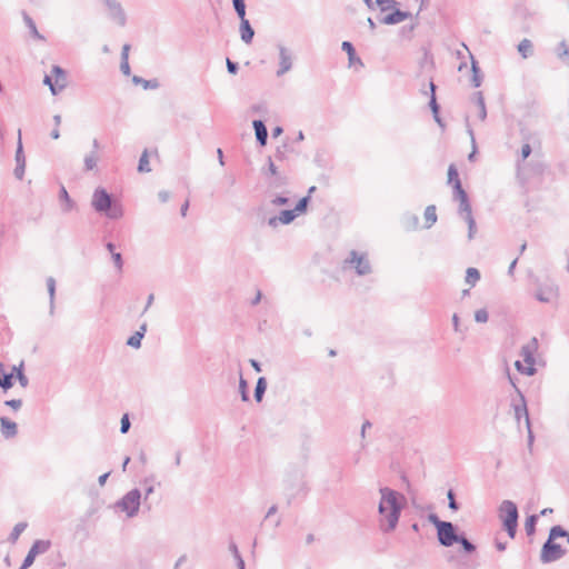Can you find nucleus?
Returning a JSON list of instances; mask_svg holds the SVG:
<instances>
[{"label":"nucleus","mask_w":569,"mask_h":569,"mask_svg":"<svg viewBox=\"0 0 569 569\" xmlns=\"http://www.w3.org/2000/svg\"><path fill=\"white\" fill-rule=\"evenodd\" d=\"M379 492L381 496L378 506L380 529L383 532H390L398 525L406 498L402 493L388 487L380 488Z\"/></svg>","instance_id":"1"},{"label":"nucleus","mask_w":569,"mask_h":569,"mask_svg":"<svg viewBox=\"0 0 569 569\" xmlns=\"http://www.w3.org/2000/svg\"><path fill=\"white\" fill-rule=\"evenodd\" d=\"M92 208L106 214L109 219L117 220L123 217L122 204L113 200L112 196L104 188H97L92 194Z\"/></svg>","instance_id":"2"},{"label":"nucleus","mask_w":569,"mask_h":569,"mask_svg":"<svg viewBox=\"0 0 569 569\" xmlns=\"http://www.w3.org/2000/svg\"><path fill=\"white\" fill-rule=\"evenodd\" d=\"M498 513L508 536L510 538H515L519 518L516 503L511 500H503L499 506Z\"/></svg>","instance_id":"3"},{"label":"nucleus","mask_w":569,"mask_h":569,"mask_svg":"<svg viewBox=\"0 0 569 569\" xmlns=\"http://www.w3.org/2000/svg\"><path fill=\"white\" fill-rule=\"evenodd\" d=\"M538 349V339L533 337L528 343L523 345L520 350V356L527 366H523L520 361H516V368L519 372L527 376H533L536 373L535 368V352Z\"/></svg>","instance_id":"4"},{"label":"nucleus","mask_w":569,"mask_h":569,"mask_svg":"<svg viewBox=\"0 0 569 569\" xmlns=\"http://www.w3.org/2000/svg\"><path fill=\"white\" fill-rule=\"evenodd\" d=\"M286 490L288 492V503H291V501L298 497L303 498L307 496L308 486L301 471L296 470L288 475Z\"/></svg>","instance_id":"5"},{"label":"nucleus","mask_w":569,"mask_h":569,"mask_svg":"<svg viewBox=\"0 0 569 569\" xmlns=\"http://www.w3.org/2000/svg\"><path fill=\"white\" fill-rule=\"evenodd\" d=\"M345 268H353L358 276H367L372 272L371 263L366 252H358L351 250L348 257L343 260Z\"/></svg>","instance_id":"6"},{"label":"nucleus","mask_w":569,"mask_h":569,"mask_svg":"<svg viewBox=\"0 0 569 569\" xmlns=\"http://www.w3.org/2000/svg\"><path fill=\"white\" fill-rule=\"evenodd\" d=\"M140 505L141 492L139 489L134 488L118 500L116 507L126 512L128 518H133L137 516Z\"/></svg>","instance_id":"7"},{"label":"nucleus","mask_w":569,"mask_h":569,"mask_svg":"<svg viewBox=\"0 0 569 569\" xmlns=\"http://www.w3.org/2000/svg\"><path fill=\"white\" fill-rule=\"evenodd\" d=\"M566 553V550L562 547L555 542V539H551V531L549 532V537L547 541L543 543L540 560L542 563H550L559 560Z\"/></svg>","instance_id":"8"},{"label":"nucleus","mask_w":569,"mask_h":569,"mask_svg":"<svg viewBox=\"0 0 569 569\" xmlns=\"http://www.w3.org/2000/svg\"><path fill=\"white\" fill-rule=\"evenodd\" d=\"M460 537V532H458V527L450 521H446L439 529L437 530V539L440 546L449 548L452 547Z\"/></svg>","instance_id":"9"},{"label":"nucleus","mask_w":569,"mask_h":569,"mask_svg":"<svg viewBox=\"0 0 569 569\" xmlns=\"http://www.w3.org/2000/svg\"><path fill=\"white\" fill-rule=\"evenodd\" d=\"M509 379L518 395V399H512V401H511V407L515 411V418L518 422H520L521 418H525L526 426L529 427L530 418H529L526 398H525L523 393L520 391V389L513 383L511 377H509Z\"/></svg>","instance_id":"10"},{"label":"nucleus","mask_w":569,"mask_h":569,"mask_svg":"<svg viewBox=\"0 0 569 569\" xmlns=\"http://www.w3.org/2000/svg\"><path fill=\"white\" fill-rule=\"evenodd\" d=\"M559 288L553 281L540 283L535 292V298L543 303L552 302L558 298Z\"/></svg>","instance_id":"11"},{"label":"nucleus","mask_w":569,"mask_h":569,"mask_svg":"<svg viewBox=\"0 0 569 569\" xmlns=\"http://www.w3.org/2000/svg\"><path fill=\"white\" fill-rule=\"evenodd\" d=\"M51 547L50 540H36L28 551L21 567L19 569H28L34 562L38 555L47 552Z\"/></svg>","instance_id":"12"},{"label":"nucleus","mask_w":569,"mask_h":569,"mask_svg":"<svg viewBox=\"0 0 569 569\" xmlns=\"http://www.w3.org/2000/svg\"><path fill=\"white\" fill-rule=\"evenodd\" d=\"M108 10L109 18L120 27L127 23V14L119 0H101Z\"/></svg>","instance_id":"13"},{"label":"nucleus","mask_w":569,"mask_h":569,"mask_svg":"<svg viewBox=\"0 0 569 569\" xmlns=\"http://www.w3.org/2000/svg\"><path fill=\"white\" fill-rule=\"evenodd\" d=\"M279 48V69L277 70V76L281 77L292 68V54L291 51L283 47L278 46Z\"/></svg>","instance_id":"14"},{"label":"nucleus","mask_w":569,"mask_h":569,"mask_svg":"<svg viewBox=\"0 0 569 569\" xmlns=\"http://www.w3.org/2000/svg\"><path fill=\"white\" fill-rule=\"evenodd\" d=\"M408 18H412L410 12L396 9L391 13L382 17L380 22L383 24L393 26L405 21Z\"/></svg>","instance_id":"15"},{"label":"nucleus","mask_w":569,"mask_h":569,"mask_svg":"<svg viewBox=\"0 0 569 569\" xmlns=\"http://www.w3.org/2000/svg\"><path fill=\"white\" fill-rule=\"evenodd\" d=\"M0 428H1V433L6 439L13 438L18 433L17 423L6 417L0 418Z\"/></svg>","instance_id":"16"},{"label":"nucleus","mask_w":569,"mask_h":569,"mask_svg":"<svg viewBox=\"0 0 569 569\" xmlns=\"http://www.w3.org/2000/svg\"><path fill=\"white\" fill-rule=\"evenodd\" d=\"M252 126L256 132L257 142L261 147L266 146L268 140V130L264 122L262 120H253Z\"/></svg>","instance_id":"17"},{"label":"nucleus","mask_w":569,"mask_h":569,"mask_svg":"<svg viewBox=\"0 0 569 569\" xmlns=\"http://www.w3.org/2000/svg\"><path fill=\"white\" fill-rule=\"evenodd\" d=\"M239 30H240L241 40L247 44L251 43L252 39L254 37V30L251 27L248 19H246V18L240 19Z\"/></svg>","instance_id":"18"},{"label":"nucleus","mask_w":569,"mask_h":569,"mask_svg":"<svg viewBox=\"0 0 569 569\" xmlns=\"http://www.w3.org/2000/svg\"><path fill=\"white\" fill-rule=\"evenodd\" d=\"M59 200L61 202L62 212H70L76 208V202L70 198L66 187L61 184L59 190Z\"/></svg>","instance_id":"19"},{"label":"nucleus","mask_w":569,"mask_h":569,"mask_svg":"<svg viewBox=\"0 0 569 569\" xmlns=\"http://www.w3.org/2000/svg\"><path fill=\"white\" fill-rule=\"evenodd\" d=\"M52 77H54L56 86L58 90L62 91L68 86V77L64 69L60 66H53L51 70Z\"/></svg>","instance_id":"20"},{"label":"nucleus","mask_w":569,"mask_h":569,"mask_svg":"<svg viewBox=\"0 0 569 569\" xmlns=\"http://www.w3.org/2000/svg\"><path fill=\"white\" fill-rule=\"evenodd\" d=\"M0 387L3 391H8L13 387V372H7L2 363H0Z\"/></svg>","instance_id":"21"},{"label":"nucleus","mask_w":569,"mask_h":569,"mask_svg":"<svg viewBox=\"0 0 569 569\" xmlns=\"http://www.w3.org/2000/svg\"><path fill=\"white\" fill-rule=\"evenodd\" d=\"M469 54H470V58H471V72H472L471 83H472V86L475 88H478L482 83L481 70H480V68L478 66V62L473 58V56L471 53H469Z\"/></svg>","instance_id":"22"},{"label":"nucleus","mask_w":569,"mask_h":569,"mask_svg":"<svg viewBox=\"0 0 569 569\" xmlns=\"http://www.w3.org/2000/svg\"><path fill=\"white\" fill-rule=\"evenodd\" d=\"M11 372H13V378H16V379L18 380L19 385H20L22 388L28 387V385H29V379H28V377L24 375V371H23V362H21L19 366H13V367H12Z\"/></svg>","instance_id":"23"},{"label":"nucleus","mask_w":569,"mask_h":569,"mask_svg":"<svg viewBox=\"0 0 569 569\" xmlns=\"http://www.w3.org/2000/svg\"><path fill=\"white\" fill-rule=\"evenodd\" d=\"M472 99H473L475 103L477 104V107L479 108V119L481 121H485L487 118V109H486V103H485V98H483L482 92L481 91L475 92Z\"/></svg>","instance_id":"24"},{"label":"nucleus","mask_w":569,"mask_h":569,"mask_svg":"<svg viewBox=\"0 0 569 569\" xmlns=\"http://www.w3.org/2000/svg\"><path fill=\"white\" fill-rule=\"evenodd\" d=\"M267 390V379L264 377H260L257 380L254 388V399L257 402H261Z\"/></svg>","instance_id":"25"},{"label":"nucleus","mask_w":569,"mask_h":569,"mask_svg":"<svg viewBox=\"0 0 569 569\" xmlns=\"http://www.w3.org/2000/svg\"><path fill=\"white\" fill-rule=\"evenodd\" d=\"M289 152H293V148L288 142H283L281 146L277 147L274 159L277 161H284L287 160Z\"/></svg>","instance_id":"26"},{"label":"nucleus","mask_w":569,"mask_h":569,"mask_svg":"<svg viewBox=\"0 0 569 569\" xmlns=\"http://www.w3.org/2000/svg\"><path fill=\"white\" fill-rule=\"evenodd\" d=\"M132 82L134 84H141L143 87V89L148 90V89H158L159 88V81L157 79H150V80H146L139 76H133L132 77Z\"/></svg>","instance_id":"27"},{"label":"nucleus","mask_w":569,"mask_h":569,"mask_svg":"<svg viewBox=\"0 0 569 569\" xmlns=\"http://www.w3.org/2000/svg\"><path fill=\"white\" fill-rule=\"evenodd\" d=\"M458 213L463 219H467L469 217H473L469 198H465V199L459 200Z\"/></svg>","instance_id":"28"},{"label":"nucleus","mask_w":569,"mask_h":569,"mask_svg":"<svg viewBox=\"0 0 569 569\" xmlns=\"http://www.w3.org/2000/svg\"><path fill=\"white\" fill-rule=\"evenodd\" d=\"M426 228H431L437 221L436 206L430 204L425 210Z\"/></svg>","instance_id":"29"},{"label":"nucleus","mask_w":569,"mask_h":569,"mask_svg":"<svg viewBox=\"0 0 569 569\" xmlns=\"http://www.w3.org/2000/svg\"><path fill=\"white\" fill-rule=\"evenodd\" d=\"M23 21H24L26 26L28 27V29L30 30V33L32 34V37H34L39 40H44V37L39 33L33 19L30 16H28L26 12H23Z\"/></svg>","instance_id":"30"},{"label":"nucleus","mask_w":569,"mask_h":569,"mask_svg":"<svg viewBox=\"0 0 569 569\" xmlns=\"http://www.w3.org/2000/svg\"><path fill=\"white\" fill-rule=\"evenodd\" d=\"M341 49L348 54L349 63L352 64L356 60L361 62L359 58L356 56V49L350 41H343L341 44Z\"/></svg>","instance_id":"31"},{"label":"nucleus","mask_w":569,"mask_h":569,"mask_svg":"<svg viewBox=\"0 0 569 569\" xmlns=\"http://www.w3.org/2000/svg\"><path fill=\"white\" fill-rule=\"evenodd\" d=\"M288 184V177L281 173H277L276 176L271 177L269 181V187L273 189H279L282 187H286Z\"/></svg>","instance_id":"32"},{"label":"nucleus","mask_w":569,"mask_h":569,"mask_svg":"<svg viewBox=\"0 0 569 569\" xmlns=\"http://www.w3.org/2000/svg\"><path fill=\"white\" fill-rule=\"evenodd\" d=\"M47 288L50 298V313H53L56 297V280L53 277L47 278Z\"/></svg>","instance_id":"33"},{"label":"nucleus","mask_w":569,"mask_h":569,"mask_svg":"<svg viewBox=\"0 0 569 569\" xmlns=\"http://www.w3.org/2000/svg\"><path fill=\"white\" fill-rule=\"evenodd\" d=\"M429 107L432 111V116L435 118V121L440 126V127H443V123H442V120L439 116V111H440V106L438 104L437 102V98L436 96L431 94L430 97V101H429Z\"/></svg>","instance_id":"34"},{"label":"nucleus","mask_w":569,"mask_h":569,"mask_svg":"<svg viewBox=\"0 0 569 569\" xmlns=\"http://www.w3.org/2000/svg\"><path fill=\"white\" fill-rule=\"evenodd\" d=\"M518 51L522 58H528L532 54V42L529 39H523L518 44Z\"/></svg>","instance_id":"35"},{"label":"nucleus","mask_w":569,"mask_h":569,"mask_svg":"<svg viewBox=\"0 0 569 569\" xmlns=\"http://www.w3.org/2000/svg\"><path fill=\"white\" fill-rule=\"evenodd\" d=\"M27 526H28L27 522H18L13 527L11 533L9 535L8 540L11 543H14L19 539L20 535L26 530Z\"/></svg>","instance_id":"36"},{"label":"nucleus","mask_w":569,"mask_h":569,"mask_svg":"<svg viewBox=\"0 0 569 569\" xmlns=\"http://www.w3.org/2000/svg\"><path fill=\"white\" fill-rule=\"evenodd\" d=\"M457 543L461 545V548L466 553H472L477 549L476 545L468 540L463 532H460V537Z\"/></svg>","instance_id":"37"},{"label":"nucleus","mask_w":569,"mask_h":569,"mask_svg":"<svg viewBox=\"0 0 569 569\" xmlns=\"http://www.w3.org/2000/svg\"><path fill=\"white\" fill-rule=\"evenodd\" d=\"M297 212L291 210H282L280 214L278 216V220H280V223L282 224H289L297 218Z\"/></svg>","instance_id":"38"},{"label":"nucleus","mask_w":569,"mask_h":569,"mask_svg":"<svg viewBox=\"0 0 569 569\" xmlns=\"http://www.w3.org/2000/svg\"><path fill=\"white\" fill-rule=\"evenodd\" d=\"M402 222L407 230H412L418 227L419 218L416 214L406 213L402 218Z\"/></svg>","instance_id":"39"},{"label":"nucleus","mask_w":569,"mask_h":569,"mask_svg":"<svg viewBox=\"0 0 569 569\" xmlns=\"http://www.w3.org/2000/svg\"><path fill=\"white\" fill-rule=\"evenodd\" d=\"M480 280V272L476 268H468L466 271V282L470 286H476V283Z\"/></svg>","instance_id":"40"},{"label":"nucleus","mask_w":569,"mask_h":569,"mask_svg":"<svg viewBox=\"0 0 569 569\" xmlns=\"http://www.w3.org/2000/svg\"><path fill=\"white\" fill-rule=\"evenodd\" d=\"M537 521H538L537 515H530L527 517L526 522H525V530L528 536H531L536 532Z\"/></svg>","instance_id":"41"},{"label":"nucleus","mask_w":569,"mask_h":569,"mask_svg":"<svg viewBox=\"0 0 569 569\" xmlns=\"http://www.w3.org/2000/svg\"><path fill=\"white\" fill-rule=\"evenodd\" d=\"M452 193H453V199L457 201L468 198V194L465 191V189L462 188L460 180H457L456 183H453Z\"/></svg>","instance_id":"42"},{"label":"nucleus","mask_w":569,"mask_h":569,"mask_svg":"<svg viewBox=\"0 0 569 569\" xmlns=\"http://www.w3.org/2000/svg\"><path fill=\"white\" fill-rule=\"evenodd\" d=\"M98 157L94 151H91L84 157V170L91 171L97 167Z\"/></svg>","instance_id":"43"},{"label":"nucleus","mask_w":569,"mask_h":569,"mask_svg":"<svg viewBox=\"0 0 569 569\" xmlns=\"http://www.w3.org/2000/svg\"><path fill=\"white\" fill-rule=\"evenodd\" d=\"M138 171L139 172H150L151 171V168H150V164H149V159H148V151L147 150H144L142 152V154L140 156L139 164H138Z\"/></svg>","instance_id":"44"},{"label":"nucleus","mask_w":569,"mask_h":569,"mask_svg":"<svg viewBox=\"0 0 569 569\" xmlns=\"http://www.w3.org/2000/svg\"><path fill=\"white\" fill-rule=\"evenodd\" d=\"M558 57L569 66V47L565 41H561L558 46Z\"/></svg>","instance_id":"45"},{"label":"nucleus","mask_w":569,"mask_h":569,"mask_svg":"<svg viewBox=\"0 0 569 569\" xmlns=\"http://www.w3.org/2000/svg\"><path fill=\"white\" fill-rule=\"evenodd\" d=\"M19 136H21L20 131H19ZM16 164H26V157H24V152H23L21 137H19L18 146H17V150H16Z\"/></svg>","instance_id":"46"},{"label":"nucleus","mask_w":569,"mask_h":569,"mask_svg":"<svg viewBox=\"0 0 569 569\" xmlns=\"http://www.w3.org/2000/svg\"><path fill=\"white\" fill-rule=\"evenodd\" d=\"M239 392H240L242 401H244V402L249 401L250 397H249L248 383L241 375H240V380H239Z\"/></svg>","instance_id":"47"},{"label":"nucleus","mask_w":569,"mask_h":569,"mask_svg":"<svg viewBox=\"0 0 569 569\" xmlns=\"http://www.w3.org/2000/svg\"><path fill=\"white\" fill-rule=\"evenodd\" d=\"M234 11L239 19L246 18V2L244 0H232Z\"/></svg>","instance_id":"48"},{"label":"nucleus","mask_w":569,"mask_h":569,"mask_svg":"<svg viewBox=\"0 0 569 569\" xmlns=\"http://www.w3.org/2000/svg\"><path fill=\"white\" fill-rule=\"evenodd\" d=\"M566 537L569 542V531L565 530L561 526H553L551 528V539Z\"/></svg>","instance_id":"49"},{"label":"nucleus","mask_w":569,"mask_h":569,"mask_svg":"<svg viewBox=\"0 0 569 569\" xmlns=\"http://www.w3.org/2000/svg\"><path fill=\"white\" fill-rule=\"evenodd\" d=\"M142 332H134L128 340H127V345L132 347V348H140L141 347V340H142Z\"/></svg>","instance_id":"50"},{"label":"nucleus","mask_w":569,"mask_h":569,"mask_svg":"<svg viewBox=\"0 0 569 569\" xmlns=\"http://www.w3.org/2000/svg\"><path fill=\"white\" fill-rule=\"evenodd\" d=\"M309 202H310V196L302 197L298 201V203L296 204L293 210L297 212V214L303 213V212H306Z\"/></svg>","instance_id":"51"},{"label":"nucleus","mask_w":569,"mask_h":569,"mask_svg":"<svg viewBox=\"0 0 569 569\" xmlns=\"http://www.w3.org/2000/svg\"><path fill=\"white\" fill-rule=\"evenodd\" d=\"M447 497H448V507L453 510V511H458L460 506L459 503L457 502L456 500V495L453 492L452 489H449L448 492H447Z\"/></svg>","instance_id":"52"},{"label":"nucleus","mask_w":569,"mask_h":569,"mask_svg":"<svg viewBox=\"0 0 569 569\" xmlns=\"http://www.w3.org/2000/svg\"><path fill=\"white\" fill-rule=\"evenodd\" d=\"M376 4L379 6L381 11H387L395 8L398 2L396 0H376Z\"/></svg>","instance_id":"53"},{"label":"nucleus","mask_w":569,"mask_h":569,"mask_svg":"<svg viewBox=\"0 0 569 569\" xmlns=\"http://www.w3.org/2000/svg\"><path fill=\"white\" fill-rule=\"evenodd\" d=\"M459 179V173L455 164H450L448 168V183H450L453 187V183H456Z\"/></svg>","instance_id":"54"},{"label":"nucleus","mask_w":569,"mask_h":569,"mask_svg":"<svg viewBox=\"0 0 569 569\" xmlns=\"http://www.w3.org/2000/svg\"><path fill=\"white\" fill-rule=\"evenodd\" d=\"M465 221L468 224V239L471 240V239H473L476 231H477L476 220L473 217H469V218L465 219Z\"/></svg>","instance_id":"55"},{"label":"nucleus","mask_w":569,"mask_h":569,"mask_svg":"<svg viewBox=\"0 0 569 569\" xmlns=\"http://www.w3.org/2000/svg\"><path fill=\"white\" fill-rule=\"evenodd\" d=\"M111 258L117 270L121 272L123 268L122 254L120 252H114L111 254Z\"/></svg>","instance_id":"56"},{"label":"nucleus","mask_w":569,"mask_h":569,"mask_svg":"<svg viewBox=\"0 0 569 569\" xmlns=\"http://www.w3.org/2000/svg\"><path fill=\"white\" fill-rule=\"evenodd\" d=\"M263 173L266 176L270 174L271 177L276 176L278 172V169L273 162V159L272 157H268V167L267 169L263 171Z\"/></svg>","instance_id":"57"},{"label":"nucleus","mask_w":569,"mask_h":569,"mask_svg":"<svg viewBox=\"0 0 569 569\" xmlns=\"http://www.w3.org/2000/svg\"><path fill=\"white\" fill-rule=\"evenodd\" d=\"M289 198L287 196H283V194H280V196H276L273 199H271V204L274 206V207H279V206H286L289 203Z\"/></svg>","instance_id":"58"},{"label":"nucleus","mask_w":569,"mask_h":569,"mask_svg":"<svg viewBox=\"0 0 569 569\" xmlns=\"http://www.w3.org/2000/svg\"><path fill=\"white\" fill-rule=\"evenodd\" d=\"M43 82L49 86L52 94H58L60 90H58V86H56V81H52V76H46Z\"/></svg>","instance_id":"59"},{"label":"nucleus","mask_w":569,"mask_h":569,"mask_svg":"<svg viewBox=\"0 0 569 569\" xmlns=\"http://www.w3.org/2000/svg\"><path fill=\"white\" fill-rule=\"evenodd\" d=\"M488 311L486 309H478L476 312H475V320L477 322H487L488 321Z\"/></svg>","instance_id":"60"},{"label":"nucleus","mask_w":569,"mask_h":569,"mask_svg":"<svg viewBox=\"0 0 569 569\" xmlns=\"http://www.w3.org/2000/svg\"><path fill=\"white\" fill-rule=\"evenodd\" d=\"M130 427H131V423L129 420V416L126 413L122 416L121 421H120V432L127 433L129 431Z\"/></svg>","instance_id":"61"},{"label":"nucleus","mask_w":569,"mask_h":569,"mask_svg":"<svg viewBox=\"0 0 569 569\" xmlns=\"http://www.w3.org/2000/svg\"><path fill=\"white\" fill-rule=\"evenodd\" d=\"M428 521L432 523L438 530L446 521L441 520L436 513L428 515Z\"/></svg>","instance_id":"62"},{"label":"nucleus","mask_w":569,"mask_h":569,"mask_svg":"<svg viewBox=\"0 0 569 569\" xmlns=\"http://www.w3.org/2000/svg\"><path fill=\"white\" fill-rule=\"evenodd\" d=\"M227 70L230 74H237L239 70V64L227 58Z\"/></svg>","instance_id":"63"},{"label":"nucleus","mask_w":569,"mask_h":569,"mask_svg":"<svg viewBox=\"0 0 569 569\" xmlns=\"http://www.w3.org/2000/svg\"><path fill=\"white\" fill-rule=\"evenodd\" d=\"M24 171H26V164H16V168H14V177L18 179V180H22L23 179V176H24Z\"/></svg>","instance_id":"64"}]
</instances>
